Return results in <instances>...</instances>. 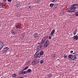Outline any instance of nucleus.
Wrapping results in <instances>:
<instances>
[{"mask_svg": "<svg viewBox=\"0 0 78 78\" xmlns=\"http://www.w3.org/2000/svg\"><path fill=\"white\" fill-rule=\"evenodd\" d=\"M58 0H50V2L52 3H56Z\"/></svg>", "mask_w": 78, "mask_h": 78, "instance_id": "19", "label": "nucleus"}, {"mask_svg": "<svg viewBox=\"0 0 78 78\" xmlns=\"http://www.w3.org/2000/svg\"><path fill=\"white\" fill-rule=\"evenodd\" d=\"M31 72V69H29L27 70V72L28 73H30V72Z\"/></svg>", "mask_w": 78, "mask_h": 78, "instance_id": "21", "label": "nucleus"}, {"mask_svg": "<svg viewBox=\"0 0 78 78\" xmlns=\"http://www.w3.org/2000/svg\"><path fill=\"white\" fill-rule=\"evenodd\" d=\"M34 58L35 59H38V58H40V56H39V53H38L37 52H36L34 55Z\"/></svg>", "mask_w": 78, "mask_h": 78, "instance_id": "2", "label": "nucleus"}, {"mask_svg": "<svg viewBox=\"0 0 78 78\" xmlns=\"http://www.w3.org/2000/svg\"><path fill=\"white\" fill-rule=\"evenodd\" d=\"M78 4H73L72 5L73 6H78Z\"/></svg>", "mask_w": 78, "mask_h": 78, "instance_id": "22", "label": "nucleus"}, {"mask_svg": "<svg viewBox=\"0 0 78 78\" xmlns=\"http://www.w3.org/2000/svg\"><path fill=\"white\" fill-rule=\"evenodd\" d=\"M67 12H75V10H72V9H69L67 10Z\"/></svg>", "mask_w": 78, "mask_h": 78, "instance_id": "11", "label": "nucleus"}, {"mask_svg": "<svg viewBox=\"0 0 78 78\" xmlns=\"http://www.w3.org/2000/svg\"><path fill=\"white\" fill-rule=\"evenodd\" d=\"M0 26H1V25H0Z\"/></svg>", "mask_w": 78, "mask_h": 78, "instance_id": "42", "label": "nucleus"}, {"mask_svg": "<svg viewBox=\"0 0 78 78\" xmlns=\"http://www.w3.org/2000/svg\"><path fill=\"white\" fill-rule=\"evenodd\" d=\"M71 9H72V10H73V9H78V7L72 6L71 7Z\"/></svg>", "mask_w": 78, "mask_h": 78, "instance_id": "14", "label": "nucleus"}, {"mask_svg": "<svg viewBox=\"0 0 78 78\" xmlns=\"http://www.w3.org/2000/svg\"><path fill=\"white\" fill-rule=\"evenodd\" d=\"M25 74H27V73L28 72H27V71H25Z\"/></svg>", "mask_w": 78, "mask_h": 78, "instance_id": "35", "label": "nucleus"}, {"mask_svg": "<svg viewBox=\"0 0 78 78\" xmlns=\"http://www.w3.org/2000/svg\"><path fill=\"white\" fill-rule=\"evenodd\" d=\"M4 44H3V42H2L1 41L0 42V50L3 47V45Z\"/></svg>", "mask_w": 78, "mask_h": 78, "instance_id": "8", "label": "nucleus"}, {"mask_svg": "<svg viewBox=\"0 0 78 78\" xmlns=\"http://www.w3.org/2000/svg\"><path fill=\"white\" fill-rule=\"evenodd\" d=\"M45 39H46V37H44L42 39L40 44H44V42H45Z\"/></svg>", "mask_w": 78, "mask_h": 78, "instance_id": "6", "label": "nucleus"}, {"mask_svg": "<svg viewBox=\"0 0 78 78\" xmlns=\"http://www.w3.org/2000/svg\"><path fill=\"white\" fill-rule=\"evenodd\" d=\"M40 49H41V48H40V47H38V46L37 48V51H39V50H40Z\"/></svg>", "mask_w": 78, "mask_h": 78, "instance_id": "24", "label": "nucleus"}, {"mask_svg": "<svg viewBox=\"0 0 78 78\" xmlns=\"http://www.w3.org/2000/svg\"><path fill=\"white\" fill-rule=\"evenodd\" d=\"M23 71V74H25V71Z\"/></svg>", "mask_w": 78, "mask_h": 78, "instance_id": "34", "label": "nucleus"}, {"mask_svg": "<svg viewBox=\"0 0 78 78\" xmlns=\"http://www.w3.org/2000/svg\"><path fill=\"white\" fill-rule=\"evenodd\" d=\"M15 27L16 29H20V24H19V23H15Z\"/></svg>", "mask_w": 78, "mask_h": 78, "instance_id": "7", "label": "nucleus"}, {"mask_svg": "<svg viewBox=\"0 0 78 78\" xmlns=\"http://www.w3.org/2000/svg\"><path fill=\"white\" fill-rule=\"evenodd\" d=\"M16 76H17V75L16 73H14L12 75V77L13 78H16Z\"/></svg>", "mask_w": 78, "mask_h": 78, "instance_id": "17", "label": "nucleus"}, {"mask_svg": "<svg viewBox=\"0 0 78 78\" xmlns=\"http://www.w3.org/2000/svg\"><path fill=\"white\" fill-rule=\"evenodd\" d=\"M39 56L40 57H42V56L44 55V51H41L40 52V53H39Z\"/></svg>", "mask_w": 78, "mask_h": 78, "instance_id": "13", "label": "nucleus"}, {"mask_svg": "<svg viewBox=\"0 0 78 78\" xmlns=\"http://www.w3.org/2000/svg\"><path fill=\"white\" fill-rule=\"evenodd\" d=\"M3 1L4 2H6L7 0H3Z\"/></svg>", "mask_w": 78, "mask_h": 78, "instance_id": "33", "label": "nucleus"}, {"mask_svg": "<svg viewBox=\"0 0 78 78\" xmlns=\"http://www.w3.org/2000/svg\"><path fill=\"white\" fill-rule=\"evenodd\" d=\"M51 37H52V36H49V39H51Z\"/></svg>", "mask_w": 78, "mask_h": 78, "instance_id": "32", "label": "nucleus"}, {"mask_svg": "<svg viewBox=\"0 0 78 78\" xmlns=\"http://www.w3.org/2000/svg\"><path fill=\"white\" fill-rule=\"evenodd\" d=\"M56 54H54L53 55H52L53 57L55 58V57H56Z\"/></svg>", "mask_w": 78, "mask_h": 78, "instance_id": "27", "label": "nucleus"}, {"mask_svg": "<svg viewBox=\"0 0 78 78\" xmlns=\"http://www.w3.org/2000/svg\"><path fill=\"white\" fill-rule=\"evenodd\" d=\"M4 49V52L5 53H6L7 51H8V50H9V48L8 47H6L5 48H3Z\"/></svg>", "mask_w": 78, "mask_h": 78, "instance_id": "9", "label": "nucleus"}, {"mask_svg": "<svg viewBox=\"0 0 78 78\" xmlns=\"http://www.w3.org/2000/svg\"><path fill=\"white\" fill-rule=\"evenodd\" d=\"M29 68V67L28 66H27L24 68V69H23V70H27V69H28Z\"/></svg>", "mask_w": 78, "mask_h": 78, "instance_id": "23", "label": "nucleus"}, {"mask_svg": "<svg viewBox=\"0 0 78 78\" xmlns=\"http://www.w3.org/2000/svg\"><path fill=\"white\" fill-rule=\"evenodd\" d=\"M20 6V2L19 1L16 2V5H15L16 8H19Z\"/></svg>", "mask_w": 78, "mask_h": 78, "instance_id": "4", "label": "nucleus"}, {"mask_svg": "<svg viewBox=\"0 0 78 78\" xmlns=\"http://www.w3.org/2000/svg\"><path fill=\"white\" fill-rule=\"evenodd\" d=\"M75 15L76 16H78V12H76V13H75Z\"/></svg>", "mask_w": 78, "mask_h": 78, "instance_id": "29", "label": "nucleus"}, {"mask_svg": "<svg viewBox=\"0 0 78 78\" xmlns=\"http://www.w3.org/2000/svg\"><path fill=\"white\" fill-rule=\"evenodd\" d=\"M54 5V4L51 3L50 4V8H53V6Z\"/></svg>", "mask_w": 78, "mask_h": 78, "instance_id": "20", "label": "nucleus"}, {"mask_svg": "<svg viewBox=\"0 0 78 78\" xmlns=\"http://www.w3.org/2000/svg\"><path fill=\"white\" fill-rule=\"evenodd\" d=\"M19 74L20 75H22L23 74V71H20L19 72Z\"/></svg>", "mask_w": 78, "mask_h": 78, "instance_id": "26", "label": "nucleus"}, {"mask_svg": "<svg viewBox=\"0 0 78 78\" xmlns=\"http://www.w3.org/2000/svg\"><path fill=\"white\" fill-rule=\"evenodd\" d=\"M11 32L12 34H16L17 32V31L12 30Z\"/></svg>", "mask_w": 78, "mask_h": 78, "instance_id": "18", "label": "nucleus"}, {"mask_svg": "<svg viewBox=\"0 0 78 78\" xmlns=\"http://www.w3.org/2000/svg\"><path fill=\"white\" fill-rule=\"evenodd\" d=\"M50 44V41L49 40H47L44 45V48H46V47H47V46L49 45Z\"/></svg>", "mask_w": 78, "mask_h": 78, "instance_id": "3", "label": "nucleus"}, {"mask_svg": "<svg viewBox=\"0 0 78 78\" xmlns=\"http://www.w3.org/2000/svg\"><path fill=\"white\" fill-rule=\"evenodd\" d=\"M2 2H0V5H2Z\"/></svg>", "mask_w": 78, "mask_h": 78, "instance_id": "38", "label": "nucleus"}, {"mask_svg": "<svg viewBox=\"0 0 78 78\" xmlns=\"http://www.w3.org/2000/svg\"><path fill=\"white\" fill-rule=\"evenodd\" d=\"M77 35H78V34H77Z\"/></svg>", "mask_w": 78, "mask_h": 78, "instance_id": "43", "label": "nucleus"}, {"mask_svg": "<svg viewBox=\"0 0 78 78\" xmlns=\"http://www.w3.org/2000/svg\"><path fill=\"white\" fill-rule=\"evenodd\" d=\"M63 57L65 58H67V55L65 54H64Z\"/></svg>", "mask_w": 78, "mask_h": 78, "instance_id": "28", "label": "nucleus"}, {"mask_svg": "<svg viewBox=\"0 0 78 78\" xmlns=\"http://www.w3.org/2000/svg\"><path fill=\"white\" fill-rule=\"evenodd\" d=\"M27 63H29V61H28L27 62Z\"/></svg>", "mask_w": 78, "mask_h": 78, "instance_id": "41", "label": "nucleus"}, {"mask_svg": "<svg viewBox=\"0 0 78 78\" xmlns=\"http://www.w3.org/2000/svg\"><path fill=\"white\" fill-rule=\"evenodd\" d=\"M7 1L8 2H12V0H7Z\"/></svg>", "mask_w": 78, "mask_h": 78, "instance_id": "31", "label": "nucleus"}, {"mask_svg": "<svg viewBox=\"0 0 78 78\" xmlns=\"http://www.w3.org/2000/svg\"><path fill=\"white\" fill-rule=\"evenodd\" d=\"M44 62V61L43 60H42L41 61H40V64H43Z\"/></svg>", "mask_w": 78, "mask_h": 78, "instance_id": "25", "label": "nucleus"}, {"mask_svg": "<svg viewBox=\"0 0 78 78\" xmlns=\"http://www.w3.org/2000/svg\"><path fill=\"white\" fill-rule=\"evenodd\" d=\"M73 39L74 40H75L76 41H77L78 39V35H77L76 36H74L73 37Z\"/></svg>", "mask_w": 78, "mask_h": 78, "instance_id": "12", "label": "nucleus"}, {"mask_svg": "<svg viewBox=\"0 0 78 78\" xmlns=\"http://www.w3.org/2000/svg\"><path fill=\"white\" fill-rule=\"evenodd\" d=\"M28 7H29V8H31V7H30V6H29Z\"/></svg>", "mask_w": 78, "mask_h": 78, "instance_id": "40", "label": "nucleus"}, {"mask_svg": "<svg viewBox=\"0 0 78 78\" xmlns=\"http://www.w3.org/2000/svg\"><path fill=\"white\" fill-rule=\"evenodd\" d=\"M39 60H38V59H36L35 60H34V61L32 62V65L34 66V65L36 64H37Z\"/></svg>", "mask_w": 78, "mask_h": 78, "instance_id": "5", "label": "nucleus"}, {"mask_svg": "<svg viewBox=\"0 0 78 78\" xmlns=\"http://www.w3.org/2000/svg\"><path fill=\"white\" fill-rule=\"evenodd\" d=\"M78 30V29H75V30H74V31H73V34L74 35H75L76 34V33H77V30Z\"/></svg>", "mask_w": 78, "mask_h": 78, "instance_id": "16", "label": "nucleus"}, {"mask_svg": "<svg viewBox=\"0 0 78 78\" xmlns=\"http://www.w3.org/2000/svg\"><path fill=\"white\" fill-rule=\"evenodd\" d=\"M73 52V51H70V53H72Z\"/></svg>", "mask_w": 78, "mask_h": 78, "instance_id": "36", "label": "nucleus"}, {"mask_svg": "<svg viewBox=\"0 0 78 78\" xmlns=\"http://www.w3.org/2000/svg\"><path fill=\"white\" fill-rule=\"evenodd\" d=\"M34 38H36L38 37V34L37 33H35L33 35Z\"/></svg>", "mask_w": 78, "mask_h": 78, "instance_id": "10", "label": "nucleus"}, {"mask_svg": "<svg viewBox=\"0 0 78 78\" xmlns=\"http://www.w3.org/2000/svg\"><path fill=\"white\" fill-rule=\"evenodd\" d=\"M38 47H39L40 48H42V45H39L38 46Z\"/></svg>", "mask_w": 78, "mask_h": 78, "instance_id": "30", "label": "nucleus"}, {"mask_svg": "<svg viewBox=\"0 0 78 78\" xmlns=\"http://www.w3.org/2000/svg\"><path fill=\"white\" fill-rule=\"evenodd\" d=\"M12 29H13V30H15V28L13 27V28H12Z\"/></svg>", "mask_w": 78, "mask_h": 78, "instance_id": "39", "label": "nucleus"}, {"mask_svg": "<svg viewBox=\"0 0 78 78\" xmlns=\"http://www.w3.org/2000/svg\"><path fill=\"white\" fill-rule=\"evenodd\" d=\"M55 29L53 30L52 31H51V32L50 35L52 36L53 34H54L55 33Z\"/></svg>", "mask_w": 78, "mask_h": 78, "instance_id": "15", "label": "nucleus"}, {"mask_svg": "<svg viewBox=\"0 0 78 78\" xmlns=\"http://www.w3.org/2000/svg\"><path fill=\"white\" fill-rule=\"evenodd\" d=\"M38 1H40V0H35V2H38Z\"/></svg>", "mask_w": 78, "mask_h": 78, "instance_id": "37", "label": "nucleus"}, {"mask_svg": "<svg viewBox=\"0 0 78 78\" xmlns=\"http://www.w3.org/2000/svg\"><path fill=\"white\" fill-rule=\"evenodd\" d=\"M77 54L75 53H73V55H68V58L72 60H75L77 59Z\"/></svg>", "mask_w": 78, "mask_h": 78, "instance_id": "1", "label": "nucleus"}]
</instances>
